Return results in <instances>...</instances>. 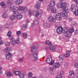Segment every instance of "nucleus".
Instances as JSON below:
<instances>
[{
	"mask_svg": "<svg viewBox=\"0 0 78 78\" xmlns=\"http://www.w3.org/2000/svg\"><path fill=\"white\" fill-rule=\"evenodd\" d=\"M10 11L13 12V13L16 16V19L17 20H20L22 18V15L19 14V13L18 11L16 10V9H15V6H13L10 8Z\"/></svg>",
	"mask_w": 78,
	"mask_h": 78,
	"instance_id": "obj_1",
	"label": "nucleus"
},
{
	"mask_svg": "<svg viewBox=\"0 0 78 78\" xmlns=\"http://www.w3.org/2000/svg\"><path fill=\"white\" fill-rule=\"evenodd\" d=\"M10 40V43L13 45H15L16 44H19V42H20V39L19 37H17L16 40L14 38H9Z\"/></svg>",
	"mask_w": 78,
	"mask_h": 78,
	"instance_id": "obj_2",
	"label": "nucleus"
},
{
	"mask_svg": "<svg viewBox=\"0 0 78 78\" xmlns=\"http://www.w3.org/2000/svg\"><path fill=\"white\" fill-rule=\"evenodd\" d=\"M16 8H18L17 10L19 11H22L21 13V14L26 13L27 12V11H28L27 7L25 6H20L18 8V7H16Z\"/></svg>",
	"mask_w": 78,
	"mask_h": 78,
	"instance_id": "obj_3",
	"label": "nucleus"
},
{
	"mask_svg": "<svg viewBox=\"0 0 78 78\" xmlns=\"http://www.w3.org/2000/svg\"><path fill=\"white\" fill-rule=\"evenodd\" d=\"M46 62L47 64H49L50 66H51L55 63V60H52L51 56L49 55L46 59Z\"/></svg>",
	"mask_w": 78,
	"mask_h": 78,
	"instance_id": "obj_4",
	"label": "nucleus"
},
{
	"mask_svg": "<svg viewBox=\"0 0 78 78\" xmlns=\"http://www.w3.org/2000/svg\"><path fill=\"white\" fill-rule=\"evenodd\" d=\"M9 28V24H5V26L4 25L0 24V32L2 33L3 31V28H4V30H6V29Z\"/></svg>",
	"mask_w": 78,
	"mask_h": 78,
	"instance_id": "obj_5",
	"label": "nucleus"
},
{
	"mask_svg": "<svg viewBox=\"0 0 78 78\" xmlns=\"http://www.w3.org/2000/svg\"><path fill=\"white\" fill-rule=\"evenodd\" d=\"M28 12L29 16L31 17L32 15H33L34 16H35V14H36V11L35 10H32L30 9L29 10Z\"/></svg>",
	"mask_w": 78,
	"mask_h": 78,
	"instance_id": "obj_6",
	"label": "nucleus"
},
{
	"mask_svg": "<svg viewBox=\"0 0 78 78\" xmlns=\"http://www.w3.org/2000/svg\"><path fill=\"white\" fill-rule=\"evenodd\" d=\"M12 56V54L9 52H7L5 54V57L7 59H11Z\"/></svg>",
	"mask_w": 78,
	"mask_h": 78,
	"instance_id": "obj_7",
	"label": "nucleus"
},
{
	"mask_svg": "<svg viewBox=\"0 0 78 78\" xmlns=\"http://www.w3.org/2000/svg\"><path fill=\"white\" fill-rule=\"evenodd\" d=\"M60 14L62 18V17H64L65 19H67L68 18L67 13H65L63 12L61 13H60Z\"/></svg>",
	"mask_w": 78,
	"mask_h": 78,
	"instance_id": "obj_8",
	"label": "nucleus"
},
{
	"mask_svg": "<svg viewBox=\"0 0 78 78\" xmlns=\"http://www.w3.org/2000/svg\"><path fill=\"white\" fill-rule=\"evenodd\" d=\"M55 19L57 20H61L62 19V17L61 16L60 13H57L55 16Z\"/></svg>",
	"mask_w": 78,
	"mask_h": 78,
	"instance_id": "obj_9",
	"label": "nucleus"
},
{
	"mask_svg": "<svg viewBox=\"0 0 78 78\" xmlns=\"http://www.w3.org/2000/svg\"><path fill=\"white\" fill-rule=\"evenodd\" d=\"M71 53V51H66V53L64 54V56L66 58H68V57H70V53Z\"/></svg>",
	"mask_w": 78,
	"mask_h": 78,
	"instance_id": "obj_10",
	"label": "nucleus"
},
{
	"mask_svg": "<svg viewBox=\"0 0 78 78\" xmlns=\"http://www.w3.org/2000/svg\"><path fill=\"white\" fill-rule=\"evenodd\" d=\"M63 28L61 27H58L57 29V32L58 34H60L62 32Z\"/></svg>",
	"mask_w": 78,
	"mask_h": 78,
	"instance_id": "obj_11",
	"label": "nucleus"
},
{
	"mask_svg": "<svg viewBox=\"0 0 78 78\" xmlns=\"http://www.w3.org/2000/svg\"><path fill=\"white\" fill-rule=\"evenodd\" d=\"M23 2V0H16L15 1V3L16 5H19L22 4Z\"/></svg>",
	"mask_w": 78,
	"mask_h": 78,
	"instance_id": "obj_12",
	"label": "nucleus"
},
{
	"mask_svg": "<svg viewBox=\"0 0 78 78\" xmlns=\"http://www.w3.org/2000/svg\"><path fill=\"white\" fill-rule=\"evenodd\" d=\"M34 16L37 17V19H41L42 17V15L36 11Z\"/></svg>",
	"mask_w": 78,
	"mask_h": 78,
	"instance_id": "obj_13",
	"label": "nucleus"
},
{
	"mask_svg": "<svg viewBox=\"0 0 78 78\" xmlns=\"http://www.w3.org/2000/svg\"><path fill=\"white\" fill-rule=\"evenodd\" d=\"M37 55V53L36 52H35L33 54L32 56L34 58V61H37V60L38 59Z\"/></svg>",
	"mask_w": 78,
	"mask_h": 78,
	"instance_id": "obj_14",
	"label": "nucleus"
},
{
	"mask_svg": "<svg viewBox=\"0 0 78 78\" xmlns=\"http://www.w3.org/2000/svg\"><path fill=\"white\" fill-rule=\"evenodd\" d=\"M6 75L7 77L10 78V77H12L13 76V74L11 71H8L6 73Z\"/></svg>",
	"mask_w": 78,
	"mask_h": 78,
	"instance_id": "obj_15",
	"label": "nucleus"
},
{
	"mask_svg": "<svg viewBox=\"0 0 78 78\" xmlns=\"http://www.w3.org/2000/svg\"><path fill=\"white\" fill-rule=\"evenodd\" d=\"M37 50V48L34 46H33L31 47V49L30 50V52L32 53H33L35 52Z\"/></svg>",
	"mask_w": 78,
	"mask_h": 78,
	"instance_id": "obj_16",
	"label": "nucleus"
},
{
	"mask_svg": "<svg viewBox=\"0 0 78 78\" xmlns=\"http://www.w3.org/2000/svg\"><path fill=\"white\" fill-rule=\"evenodd\" d=\"M48 20L50 22H53L55 20V19L52 16H49L48 17Z\"/></svg>",
	"mask_w": 78,
	"mask_h": 78,
	"instance_id": "obj_17",
	"label": "nucleus"
},
{
	"mask_svg": "<svg viewBox=\"0 0 78 78\" xmlns=\"http://www.w3.org/2000/svg\"><path fill=\"white\" fill-rule=\"evenodd\" d=\"M35 8L36 9H39L41 8V2H38L35 5Z\"/></svg>",
	"mask_w": 78,
	"mask_h": 78,
	"instance_id": "obj_18",
	"label": "nucleus"
},
{
	"mask_svg": "<svg viewBox=\"0 0 78 78\" xmlns=\"http://www.w3.org/2000/svg\"><path fill=\"white\" fill-rule=\"evenodd\" d=\"M56 46L55 45H51L50 46V49L51 51L54 52L56 50Z\"/></svg>",
	"mask_w": 78,
	"mask_h": 78,
	"instance_id": "obj_19",
	"label": "nucleus"
},
{
	"mask_svg": "<svg viewBox=\"0 0 78 78\" xmlns=\"http://www.w3.org/2000/svg\"><path fill=\"white\" fill-rule=\"evenodd\" d=\"M71 9L72 12L75 11L76 9V5L75 4H71Z\"/></svg>",
	"mask_w": 78,
	"mask_h": 78,
	"instance_id": "obj_20",
	"label": "nucleus"
},
{
	"mask_svg": "<svg viewBox=\"0 0 78 78\" xmlns=\"http://www.w3.org/2000/svg\"><path fill=\"white\" fill-rule=\"evenodd\" d=\"M43 27H44L45 28H48L50 27L51 24L50 23H44L43 24Z\"/></svg>",
	"mask_w": 78,
	"mask_h": 78,
	"instance_id": "obj_21",
	"label": "nucleus"
},
{
	"mask_svg": "<svg viewBox=\"0 0 78 78\" xmlns=\"http://www.w3.org/2000/svg\"><path fill=\"white\" fill-rule=\"evenodd\" d=\"M50 5L52 7L55 6V1L54 0H51L50 2Z\"/></svg>",
	"mask_w": 78,
	"mask_h": 78,
	"instance_id": "obj_22",
	"label": "nucleus"
},
{
	"mask_svg": "<svg viewBox=\"0 0 78 78\" xmlns=\"http://www.w3.org/2000/svg\"><path fill=\"white\" fill-rule=\"evenodd\" d=\"M11 48L9 47H8L5 48L3 49V51L5 53H7V52H9L10 51H11Z\"/></svg>",
	"mask_w": 78,
	"mask_h": 78,
	"instance_id": "obj_23",
	"label": "nucleus"
},
{
	"mask_svg": "<svg viewBox=\"0 0 78 78\" xmlns=\"http://www.w3.org/2000/svg\"><path fill=\"white\" fill-rule=\"evenodd\" d=\"M69 75L70 76V77H72L74 76L75 75V73L73 70H71L69 72Z\"/></svg>",
	"mask_w": 78,
	"mask_h": 78,
	"instance_id": "obj_24",
	"label": "nucleus"
},
{
	"mask_svg": "<svg viewBox=\"0 0 78 78\" xmlns=\"http://www.w3.org/2000/svg\"><path fill=\"white\" fill-rule=\"evenodd\" d=\"M7 4H9V6L8 7L9 8H10V9H9L10 11V9L11 7H13V6H14V5H13L12 6V5H11V1L10 0H8L7 2Z\"/></svg>",
	"mask_w": 78,
	"mask_h": 78,
	"instance_id": "obj_25",
	"label": "nucleus"
},
{
	"mask_svg": "<svg viewBox=\"0 0 78 78\" xmlns=\"http://www.w3.org/2000/svg\"><path fill=\"white\" fill-rule=\"evenodd\" d=\"M60 66V64L59 63H55L53 65L54 68H58Z\"/></svg>",
	"mask_w": 78,
	"mask_h": 78,
	"instance_id": "obj_26",
	"label": "nucleus"
},
{
	"mask_svg": "<svg viewBox=\"0 0 78 78\" xmlns=\"http://www.w3.org/2000/svg\"><path fill=\"white\" fill-rule=\"evenodd\" d=\"M10 19L11 20H14L16 18V15L13 14V15L9 17Z\"/></svg>",
	"mask_w": 78,
	"mask_h": 78,
	"instance_id": "obj_27",
	"label": "nucleus"
},
{
	"mask_svg": "<svg viewBox=\"0 0 78 78\" xmlns=\"http://www.w3.org/2000/svg\"><path fill=\"white\" fill-rule=\"evenodd\" d=\"M25 74L21 73V72H20V73L19 75H18V76L20 78H25Z\"/></svg>",
	"mask_w": 78,
	"mask_h": 78,
	"instance_id": "obj_28",
	"label": "nucleus"
},
{
	"mask_svg": "<svg viewBox=\"0 0 78 78\" xmlns=\"http://www.w3.org/2000/svg\"><path fill=\"white\" fill-rule=\"evenodd\" d=\"M21 28L23 30H25L27 28V26L26 24H24L22 26Z\"/></svg>",
	"mask_w": 78,
	"mask_h": 78,
	"instance_id": "obj_29",
	"label": "nucleus"
},
{
	"mask_svg": "<svg viewBox=\"0 0 78 78\" xmlns=\"http://www.w3.org/2000/svg\"><path fill=\"white\" fill-rule=\"evenodd\" d=\"M67 2H63L61 3V6L62 8H64L67 5Z\"/></svg>",
	"mask_w": 78,
	"mask_h": 78,
	"instance_id": "obj_30",
	"label": "nucleus"
},
{
	"mask_svg": "<svg viewBox=\"0 0 78 78\" xmlns=\"http://www.w3.org/2000/svg\"><path fill=\"white\" fill-rule=\"evenodd\" d=\"M2 17L4 19H6V18H8V14L6 13H3L2 15Z\"/></svg>",
	"mask_w": 78,
	"mask_h": 78,
	"instance_id": "obj_31",
	"label": "nucleus"
},
{
	"mask_svg": "<svg viewBox=\"0 0 78 78\" xmlns=\"http://www.w3.org/2000/svg\"><path fill=\"white\" fill-rule=\"evenodd\" d=\"M20 73V71H15L13 72V74L15 75H19Z\"/></svg>",
	"mask_w": 78,
	"mask_h": 78,
	"instance_id": "obj_32",
	"label": "nucleus"
},
{
	"mask_svg": "<svg viewBox=\"0 0 78 78\" xmlns=\"http://www.w3.org/2000/svg\"><path fill=\"white\" fill-rule=\"evenodd\" d=\"M66 36L68 37H71V33L68 31V32L66 33Z\"/></svg>",
	"mask_w": 78,
	"mask_h": 78,
	"instance_id": "obj_33",
	"label": "nucleus"
},
{
	"mask_svg": "<svg viewBox=\"0 0 78 78\" xmlns=\"http://www.w3.org/2000/svg\"><path fill=\"white\" fill-rule=\"evenodd\" d=\"M49 70L50 71H51V74H53V70H54V68L53 67H50L49 68Z\"/></svg>",
	"mask_w": 78,
	"mask_h": 78,
	"instance_id": "obj_34",
	"label": "nucleus"
},
{
	"mask_svg": "<svg viewBox=\"0 0 78 78\" xmlns=\"http://www.w3.org/2000/svg\"><path fill=\"white\" fill-rule=\"evenodd\" d=\"M1 6L3 8H6V4H5V2H2L1 3Z\"/></svg>",
	"mask_w": 78,
	"mask_h": 78,
	"instance_id": "obj_35",
	"label": "nucleus"
},
{
	"mask_svg": "<svg viewBox=\"0 0 78 78\" xmlns=\"http://www.w3.org/2000/svg\"><path fill=\"white\" fill-rule=\"evenodd\" d=\"M39 23V20L37 19H35L34 21V24L35 25H37Z\"/></svg>",
	"mask_w": 78,
	"mask_h": 78,
	"instance_id": "obj_36",
	"label": "nucleus"
},
{
	"mask_svg": "<svg viewBox=\"0 0 78 78\" xmlns=\"http://www.w3.org/2000/svg\"><path fill=\"white\" fill-rule=\"evenodd\" d=\"M7 36L9 37V39H10L9 38H13V37H11V32L10 31H9L7 34Z\"/></svg>",
	"mask_w": 78,
	"mask_h": 78,
	"instance_id": "obj_37",
	"label": "nucleus"
},
{
	"mask_svg": "<svg viewBox=\"0 0 78 78\" xmlns=\"http://www.w3.org/2000/svg\"><path fill=\"white\" fill-rule=\"evenodd\" d=\"M23 36L24 39L27 38V33L26 32H24L23 33Z\"/></svg>",
	"mask_w": 78,
	"mask_h": 78,
	"instance_id": "obj_38",
	"label": "nucleus"
},
{
	"mask_svg": "<svg viewBox=\"0 0 78 78\" xmlns=\"http://www.w3.org/2000/svg\"><path fill=\"white\" fill-rule=\"evenodd\" d=\"M58 58L60 61H62L64 59V56L62 55H60L59 56Z\"/></svg>",
	"mask_w": 78,
	"mask_h": 78,
	"instance_id": "obj_39",
	"label": "nucleus"
},
{
	"mask_svg": "<svg viewBox=\"0 0 78 78\" xmlns=\"http://www.w3.org/2000/svg\"><path fill=\"white\" fill-rule=\"evenodd\" d=\"M51 11L52 13H55L56 11V8L55 7L51 9Z\"/></svg>",
	"mask_w": 78,
	"mask_h": 78,
	"instance_id": "obj_40",
	"label": "nucleus"
},
{
	"mask_svg": "<svg viewBox=\"0 0 78 78\" xmlns=\"http://www.w3.org/2000/svg\"><path fill=\"white\" fill-rule=\"evenodd\" d=\"M71 25L72 27H75L77 25V24L75 22H73L71 24Z\"/></svg>",
	"mask_w": 78,
	"mask_h": 78,
	"instance_id": "obj_41",
	"label": "nucleus"
},
{
	"mask_svg": "<svg viewBox=\"0 0 78 78\" xmlns=\"http://www.w3.org/2000/svg\"><path fill=\"white\" fill-rule=\"evenodd\" d=\"M63 11L66 12H69V9L67 7H66L64 9Z\"/></svg>",
	"mask_w": 78,
	"mask_h": 78,
	"instance_id": "obj_42",
	"label": "nucleus"
},
{
	"mask_svg": "<svg viewBox=\"0 0 78 78\" xmlns=\"http://www.w3.org/2000/svg\"><path fill=\"white\" fill-rule=\"evenodd\" d=\"M74 29L73 28H70L69 30L68 31L69 32H70V33H73V32H74Z\"/></svg>",
	"mask_w": 78,
	"mask_h": 78,
	"instance_id": "obj_43",
	"label": "nucleus"
},
{
	"mask_svg": "<svg viewBox=\"0 0 78 78\" xmlns=\"http://www.w3.org/2000/svg\"><path fill=\"white\" fill-rule=\"evenodd\" d=\"M33 76V73L32 72H29L28 74V77L29 78H31Z\"/></svg>",
	"mask_w": 78,
	"mask_h": 78,
	"instance_id": "obj_44",
	"label": "nucleus"
},
{
	"mask_svg": "<svg viewBox=\"0 0 78 78\" xmlns=\"http://www.w3.org/2000/svg\"><path fill=\"white\" fill-rule=\"evenodd\" d=\"M62 31L63 33H67L68 32V30L67 28H65L64 30H63Z\"/></svg>",
	"mask_w": 78,
	"mask_h": 78,
	"instance_id": "obj_45",
	"label": "nucleus"
},
{
	"mask_svg": "<svg viewBox=\"0 0 78 78\" xmlns=\"http://www.w3.org/2000/svg\"><path fill=\"white\" fill-rule=\"evenodd\" d=\"M77 8H78L77 9V10H76L74 12V14L75 16H78V7Z\"/></svg>",
	"mask_w": 78,
	"mask_h": 78,
	"instance_id": "obj_46",
	"label": "nucleus"
},
{
	"mask_svg": "<svg viewBox=\"0 0 78 78\" xmlns=\"http://www.w3.org/2000/svg\"><path fill=\"white\" fill-rule=\"evenodd\" d=\"M57 6L58 8H61V2L58 3L57 4Z\"/></svg>",
	"mask_w": 78,
	"mask_h": 78,
	"instance_id": "obj_47",
	"label": "nucleus"
},
{
	"mask_svg": "<svg viewBox=\"0 0 78 78\" xmlns=\"http://www.w3.org/2000/svg\"><path fill=\"white\" fill-rule=\"evenodd\" d=\"M10 45V43L9 42H6L5 43V46H9Z\"/></svg>",
	"mask_w": 78,
	"mask_h": 78,
	"instance_id": "obj_48",
	"label": "nucleus"
},
{
	"mask_svg": "<svg viewBox=\"0 0 78 78\" xmlns=\"http://www.w3.org/2000/svg\"><path fill=\"white\" fill-rule=\"evenodd\" d=\"M21 33H22V32H21L20 31H17L16 32V35L17 36H19L20 35V34Z\"/></svg>",
	"mask_w": 78,
	"mask_h": 78,
	"instance_id": "obj_49",
	"label": "nucleus"
},
{
	"mask_svg": "<svg viewBox=\"0 0 78 78\" xmlns=\"http://www.w3.org/2000/svg\"><path fill=\"white\" fill-rule=\"evenodd\" d=\"M52 6H51V5H48L47 6V9H48V10H50V9H51V8H52Z\"/></svg>",
	"mask_w": 78,
	"mask_h": 78,
	"instance_id": "obj_50",
	"label": "nucleus"
},
{
	"mask_svg": "<svg viewBox=\"0 0 78 78\" xmlns=\"http://www.w3.org/2000/svg\"><path fill=\"white\" fill-rule=\"evenodd\" d=\"M74 2L76 3V6L77 8H78V0H73Z\"/></svg>",
	"mask_w": 78,
	"mask_h": 78,
	"instance_id": "obj_51",
	"label": "nucleus"
},
{
	"mask_svg": "<svg viewBox=\"0 0 78 78\" xmlns=\"http://www.w3.org/2000/svg\"><path fill=\"white\" fill-rule=\"evenodd\" d=\"M2 68L0 67V76L3 74V71H2Z\"/></svg>",
	"mask_w": 78,
	"mask_h": 78,
	"instance_id": "obj_52",
	"label": "nucleus"
},
{
	"mask_svg": "<svg viewBox=\"0 0 78 78\" xmlns=\"http://www.w3.org/2000/svg\"><path fill=\"white\" fill-rule=\"evenodd\" d=\"M46 44H47V45H51V43L49 41H47L46 42Z\"/></svg>",
	"mask_w": 78,
	"mask_h": 78,
	"instance_id": "obj_53",
	"label": "nucleus"
},
{
	"mask_svg": "<svg viewBox=\"0 0 78 78\" xmlns=\"http://www.w3.org/2000/svg\"><path fill=\"white\" fill-rule=\"evenodd\" d=\"M74 66L76 68L78 69V63H76L74 64Z\"/></svg>",
	"mask_w": 78,
	"mask_h": 78,
	"instance_id": "obj_54",
	"label": "nucleus"
},
{
	"mask_svg": "<svg viewBox=\"0 0 78 78\" xmlns=\"http://www.w3.org/2000/svg\"><path fill=\"white\" fill-rule=\"evenodd\" d=\"M64 66L65 67H67L69 66V63L67 62H65L64 64Z\"/></svg>",
	"mask_w": 78,
	"mask_h": 78,
	"instance_id": "obj_55",
	"label": "nucleus"
},
{
	"mask_svg": "<svg viewBox=\"0 0 78 78\" xmlns=\"http://www.w3.org/2000/svg\"><path fill=\"white\" fill-rule=\"evenodd\" d=\"M74 33L75 34H78V29H77L76 30H75Z\"/></svg>",
	"mask_w": 78,
	"mask_h": 78,
	"instance_id": "obj_56",
	"label": "nucleus"
},
{
	"mask_svg": "<svg viewBox=\"0 0 78 78\" xmlns=\"http://www.w3.org/2000/svg\"><path fill=\"white\" fill-rule=\"evenodd\" d=\"M64 73L62 71H60L58 72V74L59 75H64Z\"/></svg>",
	"mask_w": 78,
	"mask_h": 78,
	"instance_id": "obj_57",
	"label": "nucleus"
},
{
	"mask_svg": "<svg viewBox=\"0 0 78 78\" xmlns=\"http://www.w3.org/2000/svg\"><path fill=\"white\" fill-rule=\"evenodd\" d=\"M39 13V14H42L43 12V10L42 9H40L39 10V12H38Z\"/></svg>",
	"mask_w": 78,
	"mask_h": 78,
	"instance_id": "obj_58",
	"label": "nucleus"
},
{
	"mask_svg": "<svg viewBox=\"0 0 78 78\" xmlns=\"http://www.w3.org/2000/svg\"><path fill=\"white\" fill-rule=\"evenodd\" d=\"M55 78H62V76L60 75H57L56 76Z\"/></svg>",
	"mask_w": 78,
	"mask_h": 78,
	"instance_id": "obj_59",
	"label": "nucleus"
},
{
	"mask_svg": "<svg viewBox=\"0 0 78 78\" xmlns=\"http://www.w3.org/2000/svg\"><path fill=\"white\" fill-rule=\"evenodd\" d=\"M23 60V58H21L20 59H19V61H20V62H21V61H22Z\"/></svg>",
	"mask_w": 78,
	"mask_h": 78,
	"instance_id": "obj_60",
	"label": "nucleus"
},
{
	"mask_svg": "<svg viewBox=\"0 0 78 78\" xmlns=\"http://www.w3.org/2000/svg\"><path fill=\"white\" fill-rule=\"evenodd\" d=\"M3 41L2 40H0V45H3Z\"/></svg>",
	"mask_w": 78,
	"mask_h": 78,
	"instance_id": "obj_61",
	"label": "nucleus"
},
{
	"mask_svg": "<svg viewBox=\"0 0 78 78\" xmlns=\"http://www.w3.org/2000/svg\"><path fill=\"white\" fill-rule=\"evenodd\" d=\"M25 22L27 23H29V22H30V20L28 19H27L26 20Z\"/></svg>",
	"mask_w": 78,
	"mask_h": 78,
	"instance_id": "obj_62",
	"label": "nucleus"
},
{
	"mask_svg": "<svg viewBox=\"0 0 78 78\" xmlns=\"http://www.w3.org/2000/svg\"><path fill=\"white\" fill-rule=\"evenodd\" d=\"M42 30L41 29L40 30V33H42Z\"/></svg>",
	"mask_w": 78,
	"mask_h": 78,
	"instance_id": "obj_63",
	"label": "nucleus"
},
{
	"mask_svg": "<svg viewBox=\"0 0 78 78\" xmlns=\"http://www.w3.org/2000/svg\"><path fill=\"white\" fill-rule=\"evenodd\" d=\"M34 23H31V26H34Z\"/></svg>",
	"mask_w": 78,
	"mask_h": 78,
	"instance_id": "obj_64",
	"label": "nucleus"
}]
</instances>
